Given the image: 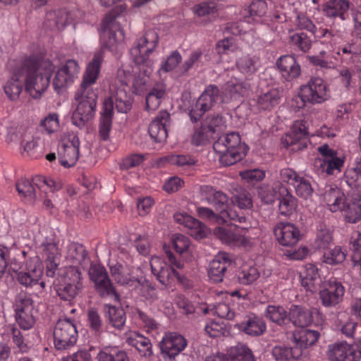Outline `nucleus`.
<instances>
[{
	"instance_id": "0e129e2a",
	"label": "nucleus",
	"mask_w": 361,
	"mask_h": 361,
	"mask_svg": "<svg viewBox=\"0 0 361 361\" xmlns=\"http://www.w3.org/2000/svg\"><path fill=\"white\" fill-rule=\"evenodd\" d=\"M259 277V273L256 268L250 267L247 270H243L238 274V281L244 285L250 284Z\"/></svg>"
},
{
	"instance_id": "f257e3e1",
	"label": "nucleus",
	"mask_w": 361,
	"mask_h": 361,
	"mask_svg": "<svg viewBox=\"0 0 361 361\" xmlns=\"http://www.w3.org/2000/svg\"><path fill=\"white\" fill-rule=\"evenodd\" d=\"M103 60L101 53H96L89 63L83 75L80 87L77 92L75 99L79 100L76 109L72 115V122L82 128L92 120L95 114L97 93L92 87L99 76Z\"/></svg>"
},
{
	"instance_id": "dca6fc26",
	"label": "nucleus",
	"mask_w": 361,
	"mask_h": 361,
	"mask_svg": "<svg viewBox=\"0 0 361 361\" xmlns=\"http://www.w3.org/2000/svg\"><path fill=\"white\" fill-rule=\"evenodd\" d=\"M43 274L41 263L37 257L29 259L24 270L17 274V281L26 287L37 284Z\"/></svg>"
},
{
	"instance_id": "49530a36",
	"label": "nucleus",
	"mask_w": 361,
	"mask_h": 361,
	"mask_svg": "<svg viewBox=\"0 0 361 361\" xmlns=\"http://www.w3.org/2000/svg\"><path fill=\"white\" fill-rule=\"evenodd\" d=\"M134 287L135 288H140V290L142 295L145 297L146 300L154 301L158 299L156 288L148 279L145 278L140 279H137Z\"/></svg>"
},
{
	"instance_id": "cd10ccee",
	"label": "nucleus",
	"mask_w": 361,
	"mask_h": 361,
	"mask_svg": "<svg viewBox=\"0 0 361 361\" xmlns=\"http://www.w3.org/2000/svg\"><path fill=\"white\" fill-rule=\"evenodd\" d=\"M279 211L284 216L290 215L297 207V200L282 184H279Z\"/></svg>"
},
{
	"instance_id": "37998d69",
	"label": "nucleus",
	"mask_w": 361,
	"mask_h": 361,
	"mask_svg": "<svg viewBox=\"0 0 361 361\" xmlns=\"http://www.w3.org/2000/svg\"><path fill=\"white\" fill-rule=\"evenodd\" d=\"M185 227L190 229V234L196 239L205 238L208 233L207 226L191 216L186 219Z\"/></svg>"
},
{
	"instance_id": "774afa93",
	"label": "nucleus",
	"mask_w": 361,
	"mask_h": 361,
	"mask_svg": "<svg viewBox=\"0 0 361 361\" xmlns=\"http://www.w3.org/2000/svg\"><path fill=\"white\" fill-rule=\"evenodd\" d=\"M225 324L223 322L213 321L205 326L204 330L210 337H219L225 331Z\"/></svg>"
},
{
	"instance_id": "052dcab7",
	"label": "nucleus",
	"mask_w": 361,
	"mask_h": 361,
	"mask_svg": "<svg viewBox=\"0 0 361 361\" xmlns=\"http://www.w3.org/2000/svg\"><path fill=\"white\" fill-rule=\"evenodd\" d=\"M182 56L178 51H173L161 66L160 71L166 73L173 71L181 62Z\"/></svg>"
},
{
	"instance_id": "a878e982",
	"label": "nucleus",
	"mask_w": 361,
	"mask_h": 361,
	"mask_svg": "<svg viewBox=\"0 0 361 361\" xmlns=\"http://www.w3.org/2000/svg\"><path fill=\"white\" fill-rule=\"evenodd\" d=\"M43 254L45 257L47 274L53 277L58 268L59 261V251L56 243H43Z\"/></svg>"
},
{
	"instance_id": "7c9ffc66",
	"label": "nucleus",
	"mask_w": 361,
	"mask_h": 361,
	"mask_svg": "<svg viewBox=\"0 0 361 361\" xmlns=\"http://www.w3.org/2000/svg\"><path fill=\"white\" fill-rule=\"evenodd\" d=\"M301 284L307 290L314 292L316 286L321 282L318 269L315 265L308 264L305 266V270L300 274Z\"/></svg>"
},
{
	"instance_id": "bb28decb",
	"label": "nucleus",
	"mask_w": 361,
	"mask_h": 361,
	"mask_svg": "<svg viewBox=\"0 0 361 361\" xmlns=\"http://www.w3.org/2000/svg\"><path fill=\"white\" fill-rule=\"evenodd\" d=\"M206 200L219 212V216H224L229 208V198L221 191H215L212 187H207Z\"/></svg>"
},
{
	"instance_id": "864d4df0",
	"label": "nucleus",
	"mask_w": 361,
	"mask_h": 361,
	"mask_svg": "<svg viewBox=\"0 0 361 361\" xmlns=\"http://www.w3.org/2000/svg\"><path fill=\"white\" fill-rule=\"evenodd\" d=\"M192 10L200 17L214 15L217 12V5L214 1H207L195 5Z\"/></svg>"
},
{
	"instance_id": "680f3d73",
	"label": "nucleus",
	"mask_w": 361,
	"mask_h": 361,
	"mask_svg": "<svg viewBox=\"0 0 361 361\" xmlns=\"http://www.w3.org/2000/svg\"><path fill=\"white\" fill-rule=\"evenodd\" d=\"M294 187L295 188L296 194L304 199L310 197L313 192L310 182L304 178H300Z\"/></svg>"
},
{
	"instance_id": "13d9d810",
	"label": "nucleus",
	"mask_w": 361,
	"mask_h": 361,
	"mask_svg": "<svg viewBox=\"0 0 361 361\" xmlns=\"http://www.w3.org/2000/svg\"><path fill=\"white\" fill-rule=\"evenodd\" d=\"M236 66L240 72L249 75L253 74L257 71L255 61L248 55L240 57L236 62Z\"/></svg>"
},
{
	"instance_id": "09e8293b",
	"label": "nucleus",
	"mask_w": 361,
	"mask_h": 361,
	"mask_svg": "<svg viewBox=\"0 0 361 361\" xmlns=\"http://www.w3.org/2000/svg\"><path fill=\"white\" fill-rule=\"evenodd\" d=\"M225 90L231 100L236 102H240L247 92V89L243 83L235 82L232 80L226 83Z\"/></svg>"
},
{
	"instance_id": "0eeeda50",
	"label": "nucleus",
	"mask_w": 361,
	"mask_h": 361,
	"mask_svg": "<svg viewBox=\"0 0 361 361\" xmlns=\"http://www.w3.org/2000/svg\"><path fill=\"white\" fill-rule=\"evenodd\" d=\"M15 312L16 321L21 329L27 330L34 326L37 310L32 299L25 293H20L16 296Z\"/></svg>"
},
{
	"instance_id": "1a4fd4ad",
	"label": "nucleus",
	"mask_w": 361,
	"mask_h": 361,
	"mask_svg": "<svg viewBox=\"0 0 361 361\" xmlns=\"http://www.w3.org/2000/svg\"><path fill=\"white\" fill-rule=\"evenodd\" d=\"M90 279L94 283L97 293L101 298H113L118 301L120 295L117 293L113 283L110 280L108 273L104 267L94 265L89 271Z\"/></svg>"
},
{
	"instance_id": "c03bdc74",
	"label": "nucleus",
	"mask_w": 361,
	"mask_h": 361,
	"mask_svg": "<svg viewBox=\"0 0 361 361\" xmlns=\"http://www.w3.org/2000/svg\"><path fill=\"white\" fill-rule=\"evenodd\" d=\"M231 201L236 204L240 209H245L252 207V200L250 193L242 188L235 189Z\"/></svg>"
},
{
	"instance_id": "e2e57ef3",
	"label": "nucleus",
	"mask_w": 361,
	"mask_h": 361,
	"mask_svg": "<svg viewBox=\"0 0 361 361\" xmlns=\"http://www.w3.org/2000/svg\"><path fill=\"white\" fill-rule=\"evenodd\" d=\"M73 82L70 78H68V75L65 73V71H63L61 68H59L55 75V78L53 80V86L54 90L59 92L62 88L66 87L69 84Z\"/></svg>"
},
{
	"instance_id": "ea45409f",
	"label": "nucleus",
	"mask_w": 361,
	"mask_h": 361,
	"mask_svg": "<svg viewBox=\"0 0 361 361\" xmlns=\"http://www.w3.org/2000/svg\"><path fill=\"white\" fill-rule=\"evenodd\" d=\"M280 101L279 92L276 89H271L266 93L259 96L257 103L259 107L263 110H271L279 104Z\"/></svg>"
},
{
	"instance_id": "c9c22d12",
	"label": "nucleus",
	"mask_w": 361,
	"mask_h": 361,
	"mask_svg": "<svg viewBox=\"0 0 361 361\" xmlns=\"http://www.w3.org/2000/svg\"><path fill=\"white\" fill-rule=\"evenodd\" d=\"M228 357V361H255L251 349L246 345L238 343L231 348Z\"/></svg>"
},
{
	"instance_id": "a18cd8bd",
	"label": "nucleus",
	"mask_w": 361,
	"mask_h": 361,
	"mask_svg": "<svg viewBox=\"0 0 361 361\" xmlns=\"http://www.w3.org/2000/svg\"><path fill=\"white\" fill-rule=\"evenodd\" d=\"M16 190L18 194L25 198H27L30 202H34L36 200V190L34 185L27 179H20L16 183Z\"/></svg>"
},
{
	"instance_id": "bf43d9fd",
	"label": "nucleus",
	"mask_w": 361,
	"mask_h": 361,
	"mask_svg": "<svg viewBox=\"0 0 361 361\" xmlns=\"http://www.w3.org/2000/svg\"><path fill=\"white\" fill-rule=\"evenodd\" d=\"M292 43L298 47L303 52L310 50L312 46V41L305 33H295L290 37Z\"/></svg>"
},
{
	"instance_id": "e433bc0d",
	"label": "nucleus",
	"mask_w": 361,
	"mask_h": 361,
	"mask_svg": "<svg viewBox=\"0 0 361 361\" xmlns=\"http://www.w3.org/2000/svg\"><path fill=\"white\" fill-rule=\"evenodd\" d=\"M230 265L229 262L224 258L223 261L219 259H214L209 264V269L208 271L209 276L211 280L215 283H219L223 281L225 272L228 267Z\"/></svg>"
},
{
	"instance_id": "2f4dec72",
	"label": "nucleus",
	"mask_w": 361,
	"mask_h": 361,
	"mask_svg": "<svg viewBox=\"0 0 361 361\" xmlns=\"http://www.w3.org/2000/svg\"><path fill=\"white\" fill-rule=\"evenodd\" d=\"M345 198L344 194L338 188H329L324 193V200L332 212L339 211Z\"/></svg>"
},
{
	"instance_id": "4c0bfd02",
	"label": "nucleus",
	"mask_w": 361,
	"mask_h": 361,
	"mask_svg": "<svg viewBox=\"0 0 361 361\" xmlns=\"http://www.w3.org/2000/svg\"><path fill=\"white\" fill-rule=\"evenodd\" d=\"M224 224H228L230 221L231 224L238 227L243 230H247L250 226V222L247 221V216L242 212L228 208L225 214H224Z\"/></svg>"
},
{
	"instance_id": "4d7b16f0",
	"label": "nucleus",
	"mask_w": 361,
	"mask_h": 361,
	"mask_svg": "<svg viewBox=\"0 0 361 361\" xmlns=\"http://www.w3.org/2000/svg\"><path fill=\"white\" fill-rule=\"evenodd\" d=\"M215 234L219 239L228 245H235L242 241L240 235L226 228H219L216 230Z\"/></svg>"
},
{
	"instance_id": "9d476101",
	"label": "nucleus",
	"mask_w": 361,
	"mask_h": 361,
	"mask_svg": "<svg viewBox=\"0 0 361 361\" xmlns=\"http://www.w3.org/2000/svg\"><path fill=\"white\" fill-rule=\"evenodd\" d=\"M299 97L302 106L306 103L320 104L328 98L326 84L320 78H312L307 84L300 87Z\"/></svg>"
},
{
	"instance_id": "c756f323",
	"label": "nucleus",
	"mask_w": 361,
	"mask_h": 361,
	"mask_svg": "<svg viewBox=\"0 0 361 361\" xmlns=\"http://www.w3.org/2000/svg\"><path fill=\"white\" fill-rule=\"evenodd\" d=\"M348 8V0H330L323 5L322 11L328 17H339L342 20H345V14Z\"/></svg>"
},
{
	"instance_id": "a211bd4d",
	"label": "nucleus",
	"mask_w": 361,
	"mask_h": 361,
	"mask_svg": "<svg viewBox=\"0 0 361 361\" xmlns=\"http://www.w3.org/2000/svg\"><path fill=\"white\" fill-rule=\"evenodd\" d=\"M234 327L250 336H261L267 329L264 320L253 314L246 315L244 320L235 324Z\"/></svg>"
},
{
	"instance_id": "603ef678",
	"label": "nucleus",
	"mask_w": 361,
	"mask_h": 361,
	"mask_svg": "<svg viewBox=\"0 0 361 361\" xmlns=\"http://www.w3.org/2000/svg\"><path fill=\"white\" fill-rule=\"evenodd\" d=\"M333 242V236L331 231L328 228H321L317 235L314 244L318 249H328Z\"/></svg>"
},
{
	"instance_id": "39448f33",
	"label": "nucleus",
	"mask_w": 361,
	"mask_h": 361,
	"mask_svg": "<svg viewBox=\"0 0 361 361\" xmlns=\"http://www.w3.org/2000/svg\"><path fill=\"white\" fill-rule=\"evenodd\" d=\"M124 5H119L111 10L103 18L101 23L100 39L104 46L112 47L118 41L123 39V31L121 29L116 18L126 11Z\"/></svg>"
},
{
	"instance_id": "79ce46f5",
	"label": "nucleus",
	"mask_w": 361,
	"mask_h": 361,
	"mask_svg": "<svg viewBox=\"0 0 361 361\" xmlns=\"http://www.w3.org/2000/svg\"><path fill=\"white\" fill-rule=\"evenodd\" d=\"M108 317L110 324L116 329L121 330L126 323V312L121 307L108 305Z\"/></svg>"
},
{
	"instance_id": "69168bd1",
	"label": "nucleus",
	"mask_w": 361,
	"mask_h": 361,
	"mask_svg": "<svg viewBox=\"0 0 361 361\" xmlns=\"http://www.w3.org/2000/svg\"><path fill=\"white\" fill-rule=\"evenodd\" d=\"M169 162L180 167L192 166L195 164V161L191 157L183 154H173L168 158Z\"/></svg>"
},
{
	"instance_id": "4be33fe9",
	"label": "nucleus",
	"mask_w": 361,
	"mask_h": 361,
	"mask_svg": "<svg viewBox=\"0 0 361 361\" xmlns=\"http://www.w3.org/2000/svg\"><path fill=\"white\" fill-rule=\"evenodd\" d=\"M317 309L310 310L301 305H292L289 309L288 319L296 326L305 328L313 321Z\"/></svg>"
},
{
	"instance_id": "aec40b11",
	"label": "nucleus",
	"mask_w": 361,
	"mask_h": 361,
	"mask_svg": "<svg viewBox=\"0 0 361 361\" xmlns=\"http://www.w3.org/2000/svg\"><path fill=\"white\" fill-rule=\"evenodd\" d=\"M274 232L279 243L283 246H293L300 238L298 228L290 223H279Z\"/></svg>"
},
{
	"instance_id": "6e6552de",
	"label": "nucleus",
	"mask_w": 361,
	"mask_h": 361,
	"mask_svg": "<svg viewBox=\"0 0 361 361\" xmlns=\"http://www.w3.org/2000/svg\"><path fill=\"white\" fill-rule=\"evenodd\" d=\"M78 340L75 325L69 319H59L54 330V341L57 350L73 347Z\"/></svg>"
},
{
	"instance_id": "f3484780",
	"label": "nucleus",
	"mask_w": 361,
	"mask_h": 361,
	"mask_svg": "<svg viewBox=\"0 0 361 361\" xmlns=\"http://www.w3.org/2000/svg\"><path fill=\"white\" fill-rule=\"evenodd\" d=\"M171 123L170 114L165 110L160 111L150 123L148 132L155 142H163L168 136L167 126Z\"/></svg>"
},
{
	"instance_id": "2eb2a0df",
	"label": "nucleus",
	"mask_w": 361,
	"mask_h": 361,
	"mask_svg": "<svg viewBox=\"0 0 361 361\" xmlns=\"http://www.w3.org/2000/svg\"><path fill=\"white\" fill-rule=\"evenodd\" d=\"M358 349L356 344L348 345L345 342L335 343L329 346L327 356L330 361H359Z\"/></svg>"
},
{
	"instance_id": "6ab92c4d",
	"label": "nucleus",
	"mask_w": 361,
	"mask_h": 361,
	"mask_svg": "<svg viewBox=\"0 0 361 361\" xmlns=\"http://www.w3.org/2000/svg\"><path fill=\"white\" fill-rule=\"evenodd\" d=\"M339 211L348 223L355 224L361 220V195L356 193L350 198H345Z\"/></svg>"
},
{
	"instance_id": "9b49d317",
	"label": "nucleus",
	"mask_w": 361,
	"mask_h": 361,
	"mask_svg": "<svg viewBox=\"0 0 361 361\" xmlns=\"http://www.w3.org/2000/svg\"><path fill=\"white\" fill-rule=\"evenodd\" d=\"M81 273L75 267H70L66 271V274L54 288L58 296L63 300L71 301L78 294L80 288Z\"/></svg>"
},
{
	"instance_id": "338daca9",
	"label": "nucleus",
	"mask_w": 361,
	"mask_h": 361,
	"mask_svg": "<svg viewBox=\"0 0 361 361\" xmlns=\"http://www.w3.org/2000/svg\"><path fill=\"white\" fill-rule=\"evenodd\" d=\"M61 68L63 71H65V73L68 75V78H70L72 82H73L75 78L78 77L80 71L78 63L73 59L67 60Z\"/></svg>"
},
{
	"instance_id": "8fccbe9b",
	"label": "nucleus",
	"mask_w": 361,
	"mask_h": 361,
	"mask_svg": "<svg viewBox=\"0 0 361 361\" xmlns=\"http://www.w3.org/2000/svg\"><path fill=\"white\" fill-rule=\"evenodd\" d=\"M257 195L265 204H271L279 197V184L275 187L262 185L257 188Z\"/></svg>"
},
{
	"instance_id": "5fc2aeb1",
	"label": "nucleus",
	"mask_w": 361,
	"mask_h": 361,
	"mask_svg": "<svg viewBox=\"0 0 361 361\" xmlns=\"http://www.w3.org/2000/svg\"><path fill=\"white\" fill-rule=\"evenodd\" d=\"M319 162L322 171H325L329 175L333 174L334 170L340 171L343 165V161L337 156L330 159L319 160Z\"/></svg>"
},
{
	"instance_id": "423d86ee",
	"label": "nucleus",
	"mask_w": 361,
	"mask_h": 361,
	"mask_svg": "<svg viewBox=\"0 0 361 361\" xmlns=\"http://www.w3.org/2000/svg\"><path fill=\"white\" fill-rule=\"evenodd\" d=\"M158 41L157 32L153 30H147L139 39L137 46L130 50L133 61L138 66H152L153 61L149 58V54L154 50Z\"/></svg>"
},
{
	"instance_id": "412c9836",
	"label": "nucleus",
	"mask_w": 361,
	"mask_h": 361,
	"mask_svg": "<svg viewBox=\"0 0 361 361\" xmlns=\"http://www.w3.org/2000/svg\"><path fill=\"white\" fill-rule=\"evenodd\" d=\"M276 66L286 81H292L301 74V67L292 55H283L279 57L276 61Z\"/></svg>"
},
{
	"instance_id": "f8f14e48",
	"label": "nucleus",
	"mask_w": 361,
	"mask_h": 361,
	"mask_svg": "<svg viewBox=\"0 0 361 361\" xmlns=\"http://www.w3.org/2000/svg\"><path fill=\"white\" fill-rule=\"evenodd\" d=\"M307 135L306 121H297L282 140L286 147H291L292 151H300L307 146Z\"/></svg>"
},
{
	"instance_id": "c85d7f7f",
	"label": "nucleus",
	"mask_w": 361,
	"mask_h": 361,
	"mask_svg": "<svg viewBox=\"0 0 361 361\" xmlns=\"http://www.w3.org/2000/svg\"><path fill=\"white\" fill-rule=\"evenodd\" d=\"M18 66L13 71L12 76L4 85V92L11 100H16L19 98L23 87V75L18 73Z\"/></svg>"
},
{
	"instance_id": "ddd939ff",
	"label": "nucleus",
	"mask_w": 361,
	"mask_h": 361,
	"mask_svg": "<svg viewBox=\"0 0 361 361\" xmlns=\"http://www.w3.org/2000/svg\"><path fill=\"white\" fill-rule=\"evenodd\" d=\"M345 289L340 282L329 280L325 282L319 290V299L323 306L332 307L336 306L343 300Z\"/></svg>"
},
{
	"instance_id": "5701e85b",
	"label": "nucleus",
	"mask_w": 361,
	"mask_h": 361,
	"mask_svg": "<svg viewBox=\"0 0 361 361\" xmlns=\"http://www.w3.org/2000/svg\"><path fill=\"white\" fill-rule=\"evenodd\" d=\"M63 152L60 153L61 164L70 168L75 164L79 157L80 140L78 136L74 135L68 143L62 145Z\"/></svg>"
},
{
	"instance_id": "58836bf2",
	"label": "nucleus",
	"mask_w": 361,
	"mask_h": 361,
	"mask_svg": "<svg viewBox=\"0 0 361 361\" xmlns=\"http://www.w3.org/2000/svg\"><path fill=\"white\" fill-rule=\"evenodd\" d=\"M224 224H228L230 221L231 224L238 227L243 230H247L250 226V222L247 221V216L242 212L228 208L225 214H224Z\"/></svg>"
},
{
	"instance_id": "a19ab883",
	"label": "nucleus",
	"mask_w": 361,
	"mask_h": 361,
	"mask_svg": "<svg viewBox=\"0 0 361 361\" xmlns=\"http://www.w3.org/2000/svg\"><path fill=\"white\" fill-rule=\"evenodd\" d=\"M98 361H130L125 350L116 348H105L97 355Z\"/></svg>"
},
{
	"instance_id": "72a5a7b5",
	"label": "nucleus",
	"mask_w": 361,
	"mask_h": 361,
	"mask_svg": "<svg viewBox=\"0 0 361 361\" xmlns=\"http://www.w3.org/2000/svg\"><path fill=\"white\" fill-rule=\"evenodd\" d=\"M165 95V86L160 83L156 84L146 95L145 109L149 111L157 109Z\"/></svg>"
},
{
	"instance_id": "473e14b6",
	"label": "nucleus",
	"mask_w": 361,
	"mask_h": 361,
	"mask_svg": "<svg viewBox=\"0 0 361 361\" xmlns=\"http://www.w3.org/2000/svg\"><path fill=\"white\" fill-rule=\"evenodd\" d=\"M128 343L135 347L141 356L148 358L152 356V345L148 338L135 334L128 338Z\"/></svg>"
},
{
	"instance_id": "f03ea898",
	"label": "nucleus",
	"mask_w": 361,
	"mask_h": 361,
	"mask_svg": "<svg viewBox=\"0 0 361 361\" xmlns=\"http://www.w3.org/2000/svg\"><path fill=\"white\" fill-rule=\"evenodd\" d=\"M54 69L50 60L30 56L18 66V73L23 75L25 91L37 99L49 87Z\"/></svg>"
},
{
	"instance_id": "de8ad7c7",
	"label": "nucleus",
	"mask_w": 361,
	"mask_h": 361,
	"mask_svg": "<svg viewBox=\"0 0 361 361\" xmlns=\"http://www.w3.org/2000/svg\"><path fill=\"white\" fill-rule=\"evenodd\" d=\"M219 97V90L214 85H209L206 87L203 93L197 99L201 104L207 105V108L210 109L211 107L217 102Z\"/></svg>"
},
{
	"instance_id": "20e7f679",
	"label": "nucleus",
	"mask_w": 361,
	"mask_h": 361,
	"mask_svg": "<svg viewBox=\"0 0 361 361\" xmlns=\"http://www.w3.org/2000/svg\"><path fill=\"white\" fill-rule=\"evenodd\" d=\"M247 146L241 144L238 133H231L219 137L213 149L219 154V161L224 166H231L240 161L245 155Z\"/></svg>"
},
{
	"instance_id": "7ed1b4c3",
	"label": "nucleus",
	"mask_w": 361,
	"mask_h": 361,
	"mask_svg": "<svg viewBox=\"0 0 361 361\" xmlns=\"http://www.w3.org/2000/svg\"><path fill=\"white\" fill-rule=\"evenodd\" d=\"M114 99L118 112L127 113L132 106L133 99L123 88H118L114 94L106 98L103 102L102 112L99 119V136L103 140L109 138L114 116Z\"/></svg>"
},
{
	"instance_id": "4468645a",
	"label": "nucleus",
	"mask_w": 361,
	"mask_h": 361,
	"mask_svg": "<svg viewBox=\"0 0 361 361\" xmlns=\"http://www.w3.org/2000/svg\"><path fill=\"white\" fill-rule=\"evenodd\" d=\"M187 345L185 338L176 333L166 335L159 343L161 353L164 358L174 359Z\"/></svg>"
},
{
	"instance_id": "3c124183",
	"label": "nucleus",
	"mask_w": 361,
	"mask_h": 361,
	"mask_svg": "<svg viewBox=\"0 0 361 361\" xmlns=\"http://www.w3.org/2000/svg\"><path fill=\"white\" fill-rule=\"evenodd\" d=\"M346 257L345 250L339 246H336L334 249L327 250L324 253V262L328 264L334 265L343 262Z\"/></svg>"
},
{
	"instance_id": "6e6d98bb",
	"label": "nucleus",
	"mask_w": 361,
	"mask_h": 361,
	"mask_svg": "<svg viewBox=\"0 0 361 361\" xmlns=\"http://www.w3.org/2000/svg\"><path fill=\"white\" fill-rule=\"evenodd\" d=\"M266 317L273 322L281 324L287 317V314L282 307L269 305L267 308Z\"/></svg>"
},
{
	"instance_id": "b1692460",
	"label": "nucleus",
	"mask_w": 361,
	"mask_h": 361,
	"mask_svg": "<svg viewBox=\"0 0 361 361\" xmlns=\"http://www.w3.org/2000/svg\"><path fill=\"white\" fill-rule=\"evenodd\" d=\"M320 334L317 331L302 328L293 334L294 345L302 351V356L305 354V350L315 344Z\"/></svg>"
},
{
	"instance_id": "f704fd0d",
	"label": "nucleus",
	"mask_w": 361,
	"mask_h": 361,
	"mask_svg": "<svg viewBox=\"0 0 361 361\" xmlns=\"http://www.w3.org/2000/svg\"><path fill=\"white\" fill-rule=\"evenodd\" d=\"M272 355L276 360H297L301 358L302 351L294 345L290 348L278 345L273 348Z\"/></svg>"
},
{
	"instance_id": "393cba45",
	"label": "nucleus",
	"mask_w": 361,
	"mask_h": 361,
	"mask_svg": "<svg viewBox=\"0 0 361 361\" xmlns=\"http://www.w3.org/2000/svg\"><path fill=\"white\" fill-rule=\"evenodd\" d=\"M73 20V15L66 8L48 12L46 15V23L51 29L61 30Z\"/></svg>"
}]
</instances>
